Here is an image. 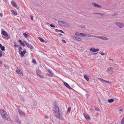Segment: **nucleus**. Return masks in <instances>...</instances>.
I'll list each match as a JSON object with an SVG mask.
<instances>
[{
  "instance_id": "f257e3e1",
  "label": "nucleus",
  "mask_w": 124,
  "mask_h": 124,
  "mask_svg": "<svg viewBox=\"0 0 124 124\" xmlns=\"http://www.w3.org/2000/svg\"><path fill=\"white\" fill-rule=\"evenodd\" d=\"M0 114L2 117L5 120H11V119L8 116L6 112L3 109H1L0 110Z\"/></svg>"
},
{
  "instance_id": "f03ea898",
  "label": "nucleus",
  "mask_w": 124,
  "mask_h": 124,
  "mask_svg": "<svg viewBox=\"0 0 124 124\" xmlns=\"http://www.w3.org/2000/svg\"><path fill=\"white\" fill-rule=\"evenodd\" d=\"M58 23L59 24L62 26H69V24L64 21H58Z\"/></svg>"
},
{
  "instance_id": "7ed1b4c3",
  "label": "nucleus",
  "mask_w": 124,
  "mask_h": 124,
  "mask_svg": "<svg viewBox=\"0 0 124 124\" xmlns=\"http://www.w3.org/2000/svg\"><path fill=\"white\" fill-rule=\"evenodd\" d=\"M116 24L120 28H122L124 27V24L120 22H117L116 23Z\"/></svg>"
},
{
  "instance_id": "20e7f679",
  "label": "nucleus",
  "mask_w": 124,
  "mask_h": 124,
  "mask_svg": "<svg viewBox=\"0 0 124 124\" xmlns=\"http://www.w3.org/2000/svg\"><path fill=\"white\" fill-rule=\"evenodd\" d=\"M114 69L112 67H109L108 68L107 70V71L108 73L110 74L111 73H114V72L113 71Z\"/></svg>"
},
{
  "instance_id": "39448f33",
  "label": "nucleus",
  "mask_w": 124,
  "mask_h": 124,
  "mask_svg": "<svg viewBox=\"0 0 124 124\" xmlns=\"http://www.w3.org/2000/svg\"><path fill=\"white\" fill-rule=\"evenodd\" d=\"M54 109L55 110V112L57 113H58L60 112V110L59 109V107L56 105H55L54 106Z\"/></svg>"
},
{
  "instance_id": "423d86ee",
  "label": "nucleus",
  "mask_w": 124,
  "mask_h": 124,
  "mask_svg": "<svg viewBox=\"0 0 124 124\" xmlns=\"http://www.w3.org/2000/svg\"><path fill=\"white\" fill-rule=\"evenodd\" d=\"M26 50L25 49H24L23 50V51H21L19 53L20 54L21 56V57H23L24 56V54L26 53Z\"/></svg>"
},
{
  "instance_id": "0eeeda50",
  "label": "nucleus",
  "mask_w": 124,
  "mask_h": 124,
  "mask_svg": "<svg viewBox=\"0 0 124 124\" xmlns=\"http://www.w3.org/2000/svg\"><path fill=\"white\" fill-rule=\"evenodd\" d=\"M18 111L20 115L22 116H24V113L20 109H18Z\"/></svg>"
},
{
  "instance_id": "6e6552de",
  "label": "nucleus",
  "mask_w": 124,
  "mask_h": 124,
  "mask_svg": "<svg viewBox=\"0 0 124 124\" xmlns=\"http://www.w3.org/2000/svg\"><path fill=\"white\" fill-rule=\"evenodd\" d=\"M26 46L29 48L31 49H32L33 48V47L32 45H30L28 43H25Z\"/></svg>"
},
{
  "instance_id": "1a4fd4ad",
  "label": "nucleus",
  "mask_w": 124,
  "mask_h": 124,
  "mask_svg": "<svg viewBox=\"0 0 124 124\" xmlns=\"http://www.w3.org/2000/svg\"><path fill=\"white\" fill-rule=\"evenodd\" d=\"M72 38L75 40H77L79 41H81L82 40V39L76 36L73 37Z\"/></svg>"
},
{
  "instance_id": "9d476101",
  "label": "nucleus",
  "mask_w": 124,
  "mask_h": 124,
  "mask_svg": "<svg viewBox=\"0 0 124 124\" xmlns=\"http://www.w3.org/2000/svg\"><path fill=\"white\" fill-rule=\"evenodd\" d=\"M63 83L65 86L71 90L73 89L68 84H67V83L65 82H63Z\"/></svg>"
},
{
  "instance_id": "9b49d317",
  "label": "nucleus",
  "mask_w": 124,
  "mask_h": 124,
  "mask_svg": "<svg viewBox=\"0 0 124 124\" xmlns=\"http://www.w3.org/2000/svg\"><path fill=\"white\" fill-rule=\"evenodd\" d=\"M90 50L91 51L93 52H95L99 51V49H95L93 48H91L90 49Z\"/></svg>"
},
{
  "instance_id": "f8f14e48",
  "label": "nucleus",
  "mask_w": 124,
  "mask_h": 124,
  "mask_svg": "<svg viewBox=\"0 0 124 124\" xmlns=\"http://www.w3.org/2000/svg\"><path fill=\"white\" fill-rule=\"evenodd\" d=\"M57 116H56V117L57 118L59 119L62 120L63 119L62 116H60V112L57 113Z\"/></svg>"
},
{
  "instance_id": "ddd939ff",
  "label": "nucleus",
  "mask_w": 124,
  "mask_h": 124,
  "mask_svg": "<svg viewBox=\"0 0 124 124\" xmlns=\"http://www.w3.org/2000/svg\"><path fill=\"white\" fill-rule=\"evenodd\" d=\"M16 72L19 75L23 76V74L20 71V70L18 69H17L16 70Z\"/></svg>"
},
{
  "instance_id": "4468645a",
  "label": "nucleus",
  "mask_w": 124,
  "mask_h": 124,
  "mask_svg": "<svg viewBox=\"0 0 124 124\" xmlns=\"http://www.w3.org/2000/svg\"><path fill=\"white\" fill-rule=\"evenodd\" d=\"M2 34L6 37H8V34L4 31H2Z\"/></svg>"
},
{
  "instance_id": "2eb2a0df",
  "label": "nucleus",
  "mask_w": 124,
  "mask_h": 124,
  "mask_svg": "<svg viewBox=\"0 0 124 124\" xmlns=\"http://www.w3.org/2000/svg\"><path fill=\"white\" fill-rule=\"evenodd\" d=\"M84 115L85 118L86 119L88 120L90 119V116L87 114L84 113Z\"/></svg>"
},
{
  "instance_id": "dca6fc26",
  "label": "nucleus",
  "mask_w": 124,
  "mask_h": 124,
  "mask_svg": "<svg viewBox=\"0 0 124 124\" xmlns=\"http://www.w3.org/2000/svg\"><path fill=\"white\" fill-rule=\"evenodd\" d=\"M11 5L14 7L17 8H16L17 5L16 3L13 0L11 1Z\"/></svg>"
},
{
  "instance_id": "f3484780",
  "label": "nucleus",
  "mask_w": 124,
  "mask_h": 124,
  "mask_svg": "<svg viewBox=\"0 0 124 124\" xmlns=\"http://www.w3.org/2000/svg\"><path fill=\"white\" fill-rule=\"evenodd\" d=\"M92 4L95 7H98V8H100L101 7V6H100L98 5L95 3H93Z\"/></svg>"
},
{
  "instance_id": "a211bd4d",
  "label": "nucleus",
  "mask_w": 124,
  "mask_h": 124,
  "mask_svg": "<svg viewBox=\"0 0 124 124\" xmlns=\"http://www.w3.org/2000/svg\"><path fill=\"white\" fill-rule=\"evenodd\" d=\"M100 39L105 40H107L108 39V38H107L105 37L101 36Z\"/></svg>"
},
{
  "instance_id": "6ab92c4d",
  "label": "nucleus",
  "mask_w": 124,
  "mask_h": 124,
  "mask_svg": "<svg viewBox=\"0 0 124 124\" xmlns=\"http://www.w3.org/2000/svg\"><path fill=\"white\" fill-rule=\"evenodd\" d=\"M100 39L105 40H107L108 39V38H107L105 37L101 36Z\"/></svg>"
},
{
  "instance_id": "aec40b11",
  "label": "nucleus",
  "mask_w": 124,
  "mask_h": 124,
  "mask_svg": "<svg viewBox=\"0 0 124 124\" xmlns=\"http://www.w3.org/2000/svg\"><path fill=\"white\" fill-rule=\"evenodd\" d=\"M18 41L20 43V45H22L23 46H25V44L24 42H22V40L20 39L18 40Z\"/></svg>"
},
{
  "instance_id": "412c9836",
  "label": "nucleus",
  "mask_w": 124,
  "mask_h": 124,
  "mask_svg": "<svg viewBox=\"0 0 124 124\" xmlns=\"http://www.w3.org/2000/svg\"><path fill=\"white\" fill-rule=\"evenodd\" d=\"M75 34L76 35L79 36H82V33L76 32L75 33Z\"/></svg>"
},
{
  "instance_id": "4be33fe9",
  "label": "nucleus",
  "mask_w": 124,
  "mask_h": 124,
  "mask_svg": "<svg viewBox=\"0 0 124 124\" xmlns=\"http://www.w3.org/2000/svg\"><path fill=\"white\" fill-rule=\"evenodd\" d=\"M16 121L17 124H20L21 123L20 120L18 118L16 119Z\"/></svg>"
},
{
  "instance_id": "5701e85b",
  "label": "nucleus",
  "mask_w": 124,
  "mask_h": 124,
  "mask_svg": "<svg viewBox=\"0 0 124 124\" xmlns=\"http://www.w3.org/2000/svg\"><path fill=\"white\" fill-rule=\"evenodd\" d=\"M55 31L56 32H60L62 33H64V32L62 30H59L57 29H55Z\"/></svg>"
},
{
  "instance_id": "b1692460",
  "label": "nucleus",
  "mask_w": 124,
  "mask_h": 124,
  "mask_svg": "<svg viewBox=\"0 0 124 124\" xmlns=\"http://www.w3.org/2000/svg\"><path fill=\"white\" fill-rule=\"evenodd\" d=\"M84 77L85 79L87 81L89 80V78L86 75H84Z\"/></svg>"
},
{
  "instance_id": "393cba45",
  "label": "nucleus",
  "mask_w": 124,
  "mask_h": 124,
  "mask_svg": "<svg viewBox=\"0 0 124 124\" xmlns=\"http://www.w3.org/2000/svg\"><path fill=\"white\" fill-rule=\"evenodd\" d=\"M38 39L40 41L42 42H44V40L43 39L40 37H38Z\"/></svg>"
},
{
  "instance_id": "a878e982",
  "label": "nucleus",
  "mask_w": 124,
  "mask_h": 124,
  "mask_svg": "<svg viewBox=\"0 0 124 124\" xmlns=\"http://www.w3.org/2000/svg\"><path fill=\"white\" fill-rule=\"evenodd\" d=\"M50 73V74H47V75L49 76H51L53 74L51 72L50 70H47Z\"/></svg>"
},
{
  "instance_id": "bb28decb",
  "label": "nucleus",
  "mask_w": 124,
  "mask_h": 124,
  "mask_svg": "<svg viewBox=\"0 0 124 124\" xmlns=\"http://www.w3.org/2000/svg\"><path fill=\"white\" fill-rule=\"evenodd\" d=\"M108 101L109 103H112L114 101V100L113 99H112L108 100Z\"/></svg>"
},
{
  "instance_id": "cd10ccee",
  "label": "nucleus",
  "mask_w": 124,
  "mask_h": 124,
  "mask_svg": "<svg viewBox=\"0 0 124 124\" xmlns=\"http://www.w3.org/2000/svg\"><path fill=\"white\" fill-rule=\"evenodd\" d=\"M12 13L15 15H17V13L16 12H15L14 11L12 10L11 11Z\"/></svg>"
},
{
  "instance_id": "c85d7f7f",
  "label": "nucleus",
  "mask_w": 124,
  "mask_h": 124,
  "mask_svg": "<svg viewBox=\"0 0 124 124\" xmlns=\"http://www.w3.org/2000/svg\"><path fill=\"white\" fill-rule=\"evenodd\" d=\"M101 36H94V37L100 39Z\"/></svg>"
},
{
  "instance_id": "c756f323",
  "label": "nucleus",
  "mask_w": 124,
  "mask_h": 124,
  "mask_svg": "<svg viewBox=\"0 0 124 124\" xmlns=\"http://www.w3.org/2000/svg\"><path fill=\"white\" fill-rule=\"evenodd\" d=\"M121 123V124H124V117L122 119Z\"/></svg>"
},
{
  "instance_id": "7c9ffc66",
  "label": "nucleus",
  "mask_w": 124,
  "mask_h": 124,
  "mask_svg": "<svg viewBox=\"0 0 124 124\" xmlns=\"http://www.w3.org/2000/svg\"><path fill=\"white\" fill-rule=\"evenodd\" d=\"M1 48V49L2 51H4L5 50V47L4 46H2Z\"/></svg>"
},
{
  "instance_id": "2f4dec72",
  "label": "nucleus",
  "mask_w": 124,
  "mask_h": 124,
  "mask_svg": "<svg viewBox=\"0 0 124 124\" xmlns=\"http://www.w3.org/2000/svg\"><path fill=\"white\" fill-rule=\"evenodd\" d=\"M103 83H107L108 84H109L110 83V82L104 80Z\"/></svg>"
},
{
  "instance_id": "473e14b6",
  "label": "nucleus",
  "mask_w": 124,
  "mask_h": 124,
  "mask_svg": "<svg viewBox=\"0 0 124 124\" xmlns=\"http://www.w3.org/2000/svg\"><path fill=\"white\" fill-rule=\"evenodd\" d=\"M87 34L83 33H82V36L84 37H87Z\"/></svg>"
},
{
  "instance_id": "72a5a7b5",
  "label": "nucleus",
  "mask_w": 124,
  "mask_h": 124,
  "mask_svg": "<svg viewBox=\"0 0 124 124\" xmlns=\"http://www.w3.org/2000/svg\"><path fill=\"white\" fill-rule=\"evenodd\" d=\"M98 79L101 81L102 82H104V80H103L102 79L100 78H98Z\"/></svg>"
},
{
  "instance_id": "f704fd0d",
  "label": "nucleus",
  "mask_w": 124,
  "mask_h": 124,
  "mask_svg": "<svg viewBox=\"0 0 124 124\" xmlns=\"http://www.w3.org/2000/svg\"><path fill=\"white\" fill-rule=\"evenodd\" d=\"M95 110L96 111H99L100 110L98 108L96 107H95Z\"/></svg>"
},
{
  "instance_id": "c9c22d12",
  "label": "nucleus",
  "mask_w": 124,
  "mask_h": 124,
  "mask_svg": "<svg viewBox=\"0 0 124 124\" xmlns=\"http://www.w3.org/2000/svg\"><path fill=\"white\" fill-rule=\"evenodd\" d=\"M23 35L24 37L25 38H27V35L26 33H24L23 34Z\"/></svg>"
},
{
  "instance_id": "e433bc0d",
  "label": "nucleus",
  "mask_w": 124,
  "mask_h": 124,
  "mask_svg": "<svg viewBox=\"0 0 124 124\" xmlns=\"http://www.w3.org/2000/svg\"><path fill=\"white\" fill-rule=\"evenodd\" d=\"M22 48L20 46L18 48L19 53L21 52L22 50Z\"/></svg>"
},
{
  "instance_id": "4c0bfd02",
  "label": "nucleus",
  "mask_w": 124,
  "mask_h": 124,
  "mask_svg": "<svg viewBox=\"0 0 124 124\" xmlns=\"http://www.w3.org/2000/svg\"><path fill=\"white\" fill-rule=\"evenodd\" d=\"M94 36L91 34H87V37H94Z\"/></svg>"
},
{
  "instance_id": "58836bf2",
  "label": "nucleus",
  "mask_w": 124,
  "mask_h": 124,
  "mask_svg": "<svg viewBox=\"0 0 124 124\" xmlns=\"http://www.w3.org/2000/svg\"><path fill=\"white\" fill-rule=\"evenodd\" d=\"M39 74H38V76L41 78H43L44 77L43 76L41 75L40 73H39Z\"/></svg>"
},
{
  "instance_id": "ea45409f",
  "label": "nucleus",
  "mask_w": 124,
  "mask_h": 124,
  "mask_svg": "<svg viewBox=\"0 0 124 124\" xmlns=\"http://www.w3.org/2000/svg\"><path fill=\"white\" fill-rule=\"evenodd\" d=\"M80 27L81 28H85V25H81Z\"/></svg>"
},
{
  "instance_id": "a19ab883",
  "label": "nucleus",
  "mask_w": 124,
  "mask_h": 124,
  "mask_svg": "<svg viewBox=\"0 0 124 124\" xmlns=\"http://www.w3.org/2000/svg\"><path fill=\"white\" fill-rule=\"evenodd\" d=\"M2 51L1 50H0V57H1L2 55L3 54L2 53Z\"/></svg>"
},
{
  "instance_id": "79ce46f5",
  "label": "nucleus",
  "mask_w": 124,
  "mask_h": 124,
  "mask_svg": "<svg viewBox=\"0 0 124 124\" xmlns=\"http://www.w3.org/2000/svg\"><path fill=\"white\" fill-rule=\"evenodd\" d=\"M32 62L33 63H36V62L34 59H33L32 60Z\"/></svg>"
},
{
  "instance_id": "37998d69",
  "label": "nucleus",
  "mask_w": 124,
  "mask_h": 124,
  "mask_svg": "<svg viewBox=\"0 0 124 124\" xmlns=\"http://www.w3.org/2000/svg\"><path fill=\"white\" fill-rule=\"evenodd\" d=\"M4 67L6 69H7L8 68V66L6 65H4Z\"/></svg>"
},
{
  "instance_id": "c03bdc74",
  "label": "nucleus",
  "mask_w": 124,
  "mask_h": 124,
  "mask_svg": "<svg viewBox=\"0 0 124 124\" xmlns=\"http://www.w3.org/2000/svg\"><path fill=\"white\" fill-rule=\"evenodd\" d=\"M71 109V108L70 107H69L68 108V111L70 112Z\"/></svg>"
},
{
  "instance_id": "a18cd8bd",
  "label": "nucleus",
  "mask_w": 124,
  "mask_h": 124,
  "mask_svg": "<svg viewBox=\"0 0 124 124\" xmlns=\"http://www.w3.org/2000/svg\"><path fill=\"white\" fill-rule=\"evenodd\" d=\"M50 25L51 27H53L54 28L55 27V26L53 24H50Z\"/></svg>"
},
{
  "instance_id": "49530a36",
  "label": "nucleus",
  "mask_w": 124,
  "mask_h": 124,
  "mask_svg": "<svg viewBox=\"0 0 124 124\" xmlns=\"http://www.w3.org/2000/svg\"><path fill=\"white\" fill-rule=\"evenodd\" d=\"M100 15H101V16H103V17H104L105 16V15L104 14H101L100 13Z\"/></svg>"
},
{
  "instance_id": "de8ad7c7",
  "label": "nucleus",
  "mask_w": 124,
  "mask_h": 124,
  "mask_svg": "<svg viewBox=\"0 0 124 124\" xmlns=\"http://www.w3.org/2000/svg\"><path fill=\"white\" fill-rule=\"evenodd\" d=\"M62 42H63L64 43H66V42L65 41V40L64 39H62Z\"/></svg>"
},
{
  "instance_id": "09e8293b",
  "label": "nucleus",
  "mask_w": 124,
  "mask_h": 124,
  "mask_svg": "<svg viewBox=\"0 0 124 124\" xmlns=\"http://www.w3.org/2000/svg\"><path fill=\"white\" fill-rule=\"evenodd\" d=\"M33 17L32 16H31L30 19L31 20H33Z\"/></svg>"
},
{
  "instance_id": "8fccbe9b",
  "label": "nucleus",
  "mask_w": 124,
  "mask_h": 124,
  "mask_svg": "<svg viewBox=\"0 0 124 124\" xmlns=\"http://www.w3.org/2000/svg\"><path fill=\"white\" fill-rule=\"evenodd\" d=\"M14 46L16 47H18L19 46L18 45H17L16 44L14 45Z\"/></svg>"
},
{
  "instance_id": "3c124183",
  "label": "nucleus",
  "mask_w": 124,
  "mask_h": 124,
  "mask_svg": "<svg viewBox=\"0 0 124 124\" xmlns=\"http://www.w3.org/2000/svg\"><path fill=\"white\" fill-rule=\"evenodd\" d=\"M101 54L102 55H104L105 53H104L102 52H101Z\"/></svg>"
},
{
  "instance_id": "603ef678",
  "label": "nucleus",
  "mask_w": 124,
  "mask_h": 124,
  "mask_svg": "<svg viewBox=\"0 0 124 124\" xmlns=\"http://www.w3.org/2000/svg\"><path fill=\"white\" fill-rule=\"evenodd\" d=\"M117 15H118L117 13H115V14H114L113 15L114 16H116Z\"/></svg>"
},
{
  "instance_id": "864d4df0",
  "label": "nucleus",
  "mask_w": 124,
  "mask_h": 124,
  "mask_svg": "<svg viewBox=\"0 0 124 124\" xmlns=\"http://www.w3.org/2000/svg\"><path fill=\"white\" fill-rule=\"evenodd\" d=\"M36 73L37 75H38V74H39V73H40L39 72H38V71H36Z\"/></svg>"
},
{
  "instance_id": "5fc2aeb1",
  "label": "nucleus",
  "mask_w": 124,
  "mask_h": 124,
  "mask_svg": "<svg viewBox=\"0 0 124 124\" xmlns=\"http://www.w3.org/2000/svg\"><path fill=\"white\" fill-rule=\"evenodd\" d=\"M0 16L1 17H2V13H0Z\"/></svg>"
},
{
  "instance_id": "6e6d98bb",
  "label": "nucleus",
  "mask_w": 124,
  "mask_h": 124,
  "mask_svg": "<svg viewBox=\"0 0 124 124\" xmlns=\"http://www.w3.org/2000/svg\"><path fill=\"white\" fill-rule=\"evenodd\" d=\"M123 110V109H121L119 110V111H120L121 112V111H122Z\"/></svg>"
},
{
  "instance_id": "4d7b16f0",
  "label": "nucleus",
  "mask_w": 124,
  "mask_h": 124,
  "mask_svg": "<svg viewBox=\"0 0 124 124\" xmlns=\"http://www.w3.org/2000/svg\"><path fill=\"white\" fill-rule=\"evenodd\" d=\"M0 63L1 64H2V62L1 60H0Z\"/></svg>"
},
{
  "instance_id": "13d9d810",
  "label": "nucleus",
  "mask_w": 124,
  "mask_h": 124,
  "mask_svg": "<svg viewBox=\"0 0 124 124\" xmlns=\"http://www.w3.org/2000/svg\"><path fill=\"white\" fill-rule=\"evenodd\" d=\"M59 35L62 36V34L61 33H60L59 34Z\"/></svg>"
},
{
  "instance_id": "bf43d9fd",
  "label": "nucleus",
  "mask_w": 124,
  "mask_h": 124,
  "mask_svg": "<svg viewBox=\"0 0 124 124\" xmlns=\"http://www.w3.org/2000/svg\"><path fill=\"white\" fill-rule=\"evenodd\" d=\"M94 14H98V15L100 14V13H95Z\"/></svg>"
},
{
  "instance_id": "052dcab7",
  "label": "nucleus",
  "mask_w": 124,
  "mask_h": 124,
  "mask_svg": "<svg viewBox=\"0 0 124 124\" xmlns=\"http://www.w3.org/2000/svg\"><path fill=\"white\" fill-rule=\"evenodd\" d=\"M2 45L0 43V48L1 47Z\"/></svg>"
},
{
  "instance_id": "680f3d73",
  "label": "nucleus",
  "mask_w": 124,
  "mask_h": 124,
  "mask_svg": "<svg viewBox=\"0 0 124 124\" xmlns=\"http://www.w3.org/2000/svg\"><path fill=\"white\" fill-rule=\"evenodd\" d=\"M109 60H112V59H109Z\"/></svg>"
},
{
  "instance_id": "e2e57ef3",
  "label": "nucleus",
  "mask_w": 124,
  "mask_h": 124,
  "mask_svg": "<svg viewBox=\"0 0 124 124\" xmlns=\"http://www.w3.org/2000/svg\"><path fill=\"white\" fill-rule=\"evenodd\" d=\"M45 118H47V116H46L45 117Z\"/></svg>"
},
{
  "instance_id": "0e129e2a",
  "label": "nucleus",
  "mask_w": 124,
  "mask_h": 124,
  "mask_svg": "<svg viewBox=\"0 0 124 124\" xmlns=\"http://www.w3.org/2000/svg\"><path fill=\"white\" fill-rule=\"evenodd\" d=\"M47 23V24H49V23Z\"/></svg>"
},
{
  "instance_id": "69168bd1",
  "label": "nucleus",
  "mask_w": 124,
  "mask_h": 124,
  "mask_svg": "<svg viewBox=\"0 0 124 124\" xmlns=\"http://www.w3.org/2000/svg\"><path fill=\"white\" fill-rule=\"evenodd\" d=\"M72 90H74V91H75V90H74L73 89H72Z\"/></svg>"
}]
</instances>
